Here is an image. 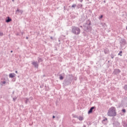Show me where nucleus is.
Masks as SVG:
<instances>
[{
    "mask_svg": "<svg viewBox=\"0 0 127 127\" xmlns=\"http://www.w3.org/2000/svg\"><path fill=\"white\" fill-rule=\"evenodd\" d=\"M32 65H33L34 67L35 68H36V69H38V67L39 66V64L37 62H32Z\"/></svg>",
    "mask_w": 127,
    "mask_h": 127,
    "instance_id": "nucleus-8",
    "label": "nucleus"
},
{
    "mask_svg": "<svg viewBox=\"0 0 127 127\" xmlns=\"http://www.w3.org/2000/svg\"><path fill=\"white\" fill-rule=\"evenodd\" d=\"M82 6H83V5L81 3H79L77 5V8H81Z\"/></svg>",
    "mask_w": 127,
    "mask_h": 127,
    "instance_id": "nucleus-15",
    "label": "nucleus"
},
{
    "mask_svg": "<svg viewBox=\"0 0 127 127\" xmlns=\"http://www.w3.org/2000/svg\"><path fill=\"white\" fill-rule=\"evenodd\" d=\"M119 56H123V51H121L119 52V53L118 54Z\"/></svg>",
    "mask_w": 127,
    "mask_h": 127,
    "instance_id": "nucleus-17",
    "label": "nucleus"
},
{
    "mask_svg": "<svg viewBox=\"0 0 127 127\" xmlns=\"http://www.w3.org/2000/svg\"><path fill=\"white\" fill-rule=\"evenodd\" d=\"M106 121H108V118H105L104 119H103L102 120V123H103V122H106Z\"/></svg>",
    "mask_w": 127,
    "mask_h": 127,
    "instance_id": "nucleus-26",
    "label": "nucleus"
},
{
    "mask_svg": "<svg viewBox=\"0 0 127 127\" xmlns=\"http://www.w3.org/2000/svg\"><path fill=\"white\" fill-rule=\"evenodd\" d=\"M1 83H2V84H5V83H6V82H5V81H1Z\"/></svg>",
    "mask_w": 127,
    "mask_h": 127,
    "instance_id": "nucleus-32",
    "label": "nucleus"
},
{
    "mask_svg": "<svg viewBox=\"0 0 127 127\" xmlns=\"http://www.w3.org/2000/svg\"><path fill=\"white\" fill-rule=\"evenodd\" d=\"M10 21H12V19H11V18H10L9 16L7 17L5 19V22L8 23L10 22Z\"/></svg>",
    "mask_w": 127,
    "mask_h": 127,
    "instance_id": "nucleus-10",
    "label": "nucleus"
},
{
    "mask_svg": "<svg viewBox=\"0 0 127 127\" xmlns=\"http://www.w3.org/2000/svg\"><path fill=\"white\" fill-rule=\"evenodd\" d=\"M83 127H86V125H83Z\"/></svg>",
    "mask_w": 127,
    "mask_h": 127,
    "instance_id": "nucleus-45",
    "label": "nucleus"
},
{
    "mask_svg": "<svg viewBox=\"0 0 127 127\" xmlns=\"http://www.w3.org/2000/svg\"><path fill=\"white\" fill-rule=\"evenodd\" d=\"M80 27H81V28H83V26H80Z\"/></svg>",
    "mask_w": 127,
    "mask_h": 127,
    "instance_id": "nucleus-44",
    "label": "nucleus"
},
{
    "mask_svg": "<svg viewBox=\"0 0 127 127\" xmlns=\"http://www.w3.org/2000/svg\"><path fill=\"white\" fill-rule=\"evenodd\" d=\"M13 51H10V53H12Z\"/></svg>",
    "mask_w": 127,
    "mask_h": 127,
    "instance_id": "nucleus-46",
    "label": "nucleus"
},
{
    "mask_svg": "<svg viewBox=\"0 0 127 127\" xmlns=\"http://www.w3.org/2000/svg\"><path fill=\"white\" fill-rule=\"evenodd\" d=\"M89 11L92 13V11L91 10H89Z\"/></svg>",
    "mask_w": 127,
    "mask_h": 127,
    "instance_id": "nucleus-43",
    "label": "nucleus"
},
{
    "mask_svg": "<svg viewBox=\"0 0 127 127\" xmlns=\"http://www.w3.org/2000/svg\"><path fill=\"white\" fill-rule=\"evenodd\" d=\"M101 24H102V25H104V24H103V23H101Z\"/></svg>",
    "mask_w": 127,
    "mask_h": 127,
    "instance_id": "nucleus-47",
    "label": "nucleus"
},
{
    "mask_svg": "<svg viewBox=\"0 0 127 127\" xmlns=\"http://www.w3.org/2000/svg\"><path fill=\"white\" fill-rule=\"evenodd\" d=\"M111 57L112 59H114V58H115V55H114L113 54H111Z\"/></svg>",
    "mask_w": 127,
    "mask_h": 127,
    "instance_id": "nucleus-23",
    "label": "nucleus"
},
{
    "mask_svg": "<svg viewBox=\"0 0 127 127\" xmlns=\"http://www.w3.org/2000/svg\"><path fill=\"white\" fill-rule=\"evenodd\" d=\"M16 74L14 73H11L9 74V78H14L15 77Z\"/></svg>",
    "mask_w": 127,
    "mask_h": 127,
    "instance_id": "nucleus-12",
    "label": "nucleus"
},
{
    "mask_svg": "<svg viewBox=\"0 0 127 127\" xmlns=\"http://www.w3.org/2000/svg\"><path fill=\"white\" fill-rule=\"evenodd\" d=\"M126 29H127V27H126Z\"/></svg>",
    "mask_w": 127,
    "mask_h": 127,
    "instance_id": "nucleus-49",
    "label": "nucleus"
},
{
    "mask_svg": "<svg viewBox=\"0 0 127 127\" xmlns=\"http://www.w3.org/2000/svg\"><path fill=\"white\" fill-rule=\"evenodd\" d=\"M119 43L121 47L123 48L127 44V41L124 38H120L119 39Z\"/></svg>",
    "mask_w": 127,
    "mask_h": 127,
    "instance_id": "nucleus-5",
    "label": "nucleus"
},
{
    "mask_svg": "<svg viewBox=\"0 0 127 127\" xmlns=\"http://www.w3.org/2000/svg\"><path fill=\"white\" fill-rule=\"evenodd\" d=\"M96 111V107L93 106L90 108L89 111H88V115H90V114H92L93 113V111Z\"/></svg>",
    "mask_w": 127,
    "mask_h": 127,
    "instance_id": "nucleus-9",
    "label": "nucleus"
},
{
    "mask_svg": "<svg viewBox=\"0 0 127 127\" xmlns=\"http://www.w3.org/2000/svg\"><path fill=\"white\" fill-rule=\"evenodd\" d=\"M53 119H55V116H53Z\"/></svg>",
    "mask_w": 127,
    "mask_h": 127,
    "instance_id": "nucleus-40",
    "label": "nucleus"
},
{
    "mask_svg": "<svg viewBox=\"0 0 127 127\" xmlns=\"http://www.w3.org/2000/svg\"><path fill=\"white\" fill-rule=\"evenodd\" d=\"M87 125H88L89 126H91V125H92V124L90 122H87Z\"/></svg>",
    "mask_w": 127,
    "mask_h": 127,
    "instance_id": "nucleus-31",
    "label": "nucleus"
},
{
    "mask_svg": "<svg viewBox=\"0 0 127 127\" xmlns=\"http://www.w3.org/2000/svg\"><path fill=\"white\" fill-rule=\"evenodd\" d=\"M71 32L75 35H79L81 32V30L79 27L73 26L72 28Z\"/></svg>",
    "mask_w": 127,
    "mask_h": 127,
    "instance_id": "nucleus-3",
    "label": "nucleus"
},
{
    "mask_svg": "<svg viewBox=\"0 0 127 127\" xmlns=\"http://www.w3.org/2000/svg\"><path fill=\"white\" fill-rule=\"evenodd\" d=\"M114 127H121L122 126L121 125V123L119 122V121H114L112 124Z\"/></svg>",
    "mask_w": 127,
    "mask_h": 127,
    "instance_id": "nucleus-6",
    "label": "nucleus"
},
{
    "mask_svg": "<svg viewBox=\"0 0 127 127\" xmlns=\"http://www.w3.org/2000/svg\"><path fill=\"white\" fill-rule=\"evenodd\" d=\"M77 119L79 121H83L84 120V118L82 116H79Z\"/></svg>",
    "mask_w": 127,
    "mask_h": 127,
    "instance_id": "nucleus-16",
    "label": "nucleus"
},
{
    "mask_svg": "<svg viewBox=\"0 0 127 127\" xmlns=\"http://www.w3.org/2000/svg\"><path fill=\"white\" fill-rule=\"evenodd\" d=\"M71 18L72 19H75V18H76V16L73 15H71Z\"/></svg>",
    "mask_w": 127,
    "mask_h": 127,
    "instance_id": "nucleus-24",
    "label": "nucleus"
},
{
    "mask_svg": "<svg viewBox=\"0 0 127 127\" xmlns=\"http://www.w3.org/2000/svg\"><path fill=\"white\" fill-rule=\"evenodd\" d=\"M26 39H28V37H26Z\"/></svg>",
    "mask_w": 127,
    "mask_h": 127,
    "instance_id": "nucleus-42",
    "label": "nucleus"
},
{
    "mask_svg": "<svg viewBox=\"0 0 127 127\" xmlns=\"http://www.w3.org/2000/svg\"><path fill=\"white\" fill-rule=\"evenodd\" d=\"M64 8H65V6H64Z\"/></svg>",
    "mask_w": 127,
    "mask_h": 127,
    "instance_id": "nucleus-51",
    "label": "nucleus"
},
{
    "mask_svg": "<svg viewBox=\"0 0 127 127\" xmlns=\"http://www.w3.org/2000/svg\"><path fill=\"white\" fill-rule=\"evenodd\" d=\"M19 10H20V9H18V8H17L16 11V12L18 11V12H19Z\"/></svg>",
    "mask_w": 127,
    "mask_h": 127,
    "instance_id": "nucleus-35",
    "label": "nucleus"
},
{
    "mask_svg": "<svg viewBox=\"0 0 127 127\" xmlns=\"http://www.w3.org/2000/svg\"><path fill=\"white\" fill-rule=\"evenodd\" d=\"M51 39H53V37L52 36L50 37Z\"/></svg>",
    "mask_w": 127,
    "mask_h": 127,
    "instance_id": "nucleus-38",
    "label": "nucleus"
},
{
    "mask_svg": "<svg viewBox=\"0 0 127 127\" xmlns=\"http://www.w3.org/2000/svg\"><path fill=\"white\" fill-rule=\"evenodd\" d=\"M0 36H3V33L0 31Z\"/></svg>",
    "mask_w": 127,
    "mask_h": 127,
    "instance_id": "nucleus-27",
    "label": "nucleus"
},
{
    "mask_svg": "<svg viewBox=\"0 0 127 127\" xmlns=\"http://www.w3.org/2000/svg\"><path fill=\"white\" fill-rule=\"evenodd\" d=\"M29 101V99L26 98V100H25V103L26 105H27V103H28V101Z\"/></svg>",
    "mask_w": 127,
    "mask_h": 127,
    "instance_id": "nucleus-18",
    "label": "nucleus"
},
{
    "mask_svg": "<svg viewBox=\"0 0 127 127\" xmlns=\"http://www.w3.org/2000/svg\"><path fill=\"white\" fill-rule=\"evenodd\" d=\"M103 2H104V3H106V0H104L103 1Z\"/></svg>",
    "mask_w": 127,
    "mask_h": 127,
    "instance_id": "nucleus-41",
    "label": "nucleus"
},
{
    "mask_svg": "<svg viewBox=\"0 0 127 127\" xmlns=\"http://www.w3.org/2000/svg\"><path fill=\"white\" fill-rule=\"evenodd\" d=\"M74 80L75 81H76V80H77V77H75V78H74Z\"/></svg>",
    "mask_w": 127,
    "mask_h": 127,
    "instance_id": "nucleus-36",
    "label": "nucleus"
},
{
    "mask_svg": "<svg viewBox=\"0 0 127 127\" xmlns=\"http://www.w3.org/2000/svg\"><path fill=\"white\" fill-rule=\"evenodd\" d=\"M103 17V15H101V16L99 17V19L102 18Z\"/></svg>",
    "mask_w": 127,
    "mask_h": 127,
    "instance_id": "nucleus-34",
    "label": "nucleus"
},
{
    "mask_svg": "<svg viewBox=\"0 0 127 127\" xmlns=\"http://www.w3.org/2000/svg\"><path fill=\"white\" fill-rule=\"evenodd\" d=\"M19 12H20L21 13V14H22L23 11H22V10H19Z\"/></svg>",
    "mask_w": 127,
    "mask_h": 127,
    "instance_id": "nucleus-29",
    "label": "nucleus"
},
{
    "mask_svg": "<svg viewBox=\"0 0 127 127\" xmlns=\"http://www.w3.org/2000/svg\"><path fill=\"white\" fill-rule=\"evenodd\" d=\"M43 61V60H42V59H41V58H39V57L38 58V64H39V63H40V62H42Z\"/></svg>",
    "mask_w": 127,
    "mask_h": 127,
    "instance_id": "nucleus-13",
    "label": "nucleus"
},
{
    "mask_svg": "<svg viewBox=\"0 0 127 127\" xmlns=\"http://www.w3.org/2000/svg\"><path fill=\"white\" fill-rule=\"evenodd\" d=\"M124 89L125 90V91H127V85L125 84L124 86Z\"/></svg>",
    "mask_w": 127,
    "mask_h": 127,
    "instance_id": "nucleus-19",
    "label": "nucleus"
},
{
    "mask_svg": "<svg viewBox=\"0 0 127 127\" xmlns=\"http://www.w3.org/2000/svg\"><path fill=\"white\" fill-rule=\"evenodd\" d=\"M77 5H76V4H73L71 5V7H73L75 8V6H76Z\"/></svg>",
    "mask_w": 127,
    "mask_h": 127,
    "instance_id": "nucleus-28",
    "label": "nucleus"
},
{
    "mask_svg": "<svg viewBox=\"0 0 127 127\" xmlns=\"http://www.w3.org/2000/svg\"><path fill=\"white\" fill-rule=\"evenodd\" d=\"M104 53L105 54H108L109 53V49L106 48L104 49Z\"/></svg>",
    "mask_w": 127,
    "mask_h": 127,
    "instance_id": "nucleus-14",
    "label": "nucleus"
},
{
    "mask_svg": "<svg viewBox=\"0 0 127 127\" xmlns=\"http://www.w3.org/2000/svg\"><path fill=\"white\" fill-rule=\"evenodd\" d=\"M40 88H43V87H44V84H42L41 85H40Z\"/></svg>",
    "mask_w": 127,
    "mask_h": 127,
    "instance_id": "nucleus-33",
    "label": "nucleus"
},
{
    "mask_svg": "<svg viewBox=\"0 0 127 127\" xmlns=\"http://www.w3.org/2000/svg\"><path fill=\"white\" fill-rule=\"evenodd\" d=\"M122 112L124 113V114H126L127 110H126V109H123L122 110Z\"/></svg>",
    "mask_w": 127,
    "mask_h": 127,
    "instance_id": "nucleus-21",
    "label": "nucleus"
},
{
    "mask_svg": "<svg viewBox=\"0 0 127 127\" xmlns=\"http://www.w3.org/2000/svg\"><path fill=\"white\" fill-rule=\"evenodd\" d=\"M107 116H108V117H116L117 116L116 107H111L107 112Z\"/></svg>",
    "mask_w": 127,
    "mask_h": 127,
    "instance_id": "nucleus-2",
    "label": "nucleus"
},
{
    "mask_svg": "<svg viewBox=\"0 0 127 127\" xmlns=\"http://www.w3.org/2000/svg\"><path fill=\"white\" fill-rule=\"evenodd\" d=\"M15 73H16V74H17V73H18L17 70H16V71H15Z\"/></svg>",
    "mask_w": 127,
    "mask_h": 127,
    "instance_id": "nucleus-39",
    "label": "nucleus"
},
{
    "mask_svg": "<svg viewBox=\"0 0 127 127\" xmlns=\"http://www.w3.org/2000/svg\"><path fill=\"white\" fill-rule=\"evenodd\" d=\"M121 70H120V69L116 68L114 70L113 74H114V75H119V74H120V73H121Z\"/></svg>",
    "mask_w": 127,
    "mask_h": 127,
    "instance_id": "nucleus-7",
    "label": "nucleus"
},
{
    "mask_svg": "<svg viewBox=\"0 0 127 127\" xmlns=\"http://www.w3.org/2000/svg\"><path fill=\"white\" fill-rule=\"evenodd\" d=\"M59 76H60V77H59L60 80H63V79H64V76H65V73H63L61 74H60Z\"/></svg>",
    "mask_w": 127,
    "mask_h": 127,
    "instance_id": "nucleus-11",
    "label": "nucleus"
},
{
    "mask_svg": "<svg viewBox=\"0 0 127 127\" xmlns=\"http://www.w3.org/2000/svg\"><path fill=\"white\" fill-rule=\"evenodd\" d=\"M112 121H113V123H115V122H116V118L115 117H113Z\"/></svg>",
    "mask_w": 127,
    "mask_h": 127,
    "instance_id": "nucleus-22",
    "label": "nucleus"
},
{
    "mask_svg": "<svg viewBox=\"0 0 127 127\" xmlns=\"http://www.w3.org/2000/svg\"><path fill=\"white\" fill-rule=\"evenodd\" d=\"M73 118H75V119H78V116L77 115H74Z\"/></svg>",
    "mask_w": 127,
    "mask_h": 127,
    "instance_id": "nucleus-30",
    "label": "nucleus"
},
{
    "mask_svg": "<svg viewBox=\"0 0 127 127\" xmlns=\"http://www.w3.org/2000/svg\"><path fill=\"white\" fill-rule=\"evenodd\" d=\"M12 1H14V0H12Z\"/></svg>",
    "mask_w": 127,
    "mask_h": 127,
    "instance_id": "nucleus-48",
    "label": "nucleus"
},
{
    "mask_svg": "<svg viewBox=\"0 0 127 127\" xmlns=\"http://www.w3.org/2000/svg\"><path fill=\"white\" fill-rule=\"evenodd\" d=\"M72 81H73V75L69 74L68 78L64 80V85H65V86L70 85V84L72 83Z\"/></svg>",
    "mask_w": 127,
    "mask_h": 127,
    "instance_id": "nucleus-4",
    "label": "nucleus"
},
{
    "mask_svg": "<svg viewBox=\"0 0 127 127\" xmlns=\"http://www.w3.org/2000/svg\"><path fill=\"white\" fill-rule=\"evenodd\" d=\"M17 99V98L16 97H15L13 98V102H15V101H16Z\"/></svg>",
    "mask_w": 127,
    "mask_h": 127,
    "instance_id": "nucleus-25",
    "label": "nucleus"
},
{
    "mask_svg": "<svg viewBox=\"0 0 127 127\" xmlns=\"http://www.w3.org/2000/svg\"><path fill=\"white\" fill-rule=\"evenodd\" d=\"M83 33H85V32H83Z\"/></svg>",
    "mask_w": 127,
    "mask_h": 127,
    "instance_id": "nucleus-50",
    "label": "nucleus"
},
{
    "mask_svg": "<svg viewBox=\"0 0 127 127\" xmlns=\"http://www.w3.org/2000/svg\"><path fill=\"white\" fill-rule=\"evenodd\" d=\"M91 25V20H87L83 25L84 31H85V32H91L92 31V26Z\"/></svg>",
    "mask_w": 127,
    "mask_h": 127,
    "instance_id": "nucleus-1",
    "label": "nucleus"
},
{
    "mask_svg": "<svg viewBox=\"0 0 127 127\" xmlns=\"http://www.w3.org/2000/svg\"><path fill=\"white\" fill-rule=\"evenodd\" d=\"M80 2H83V0H80Z\"/></svg>",
    "mask_w": 127,
    "mask_h": 127,
    "instance_id": "nucleus-37",
    "label": "nucleus"
},
{
    "mask_svg": "<svg viewBox=\"0 0 127 127\" xmlns=\"http://www.w3.org/2000/svg\"><path fill=\"white\" fill-rule=\"evenodd\" d=\"M123 127H127V123H126V122H124L123 123Z\"/></svg>",
    "mask_w": 127,
    "mask_h": 127,
    "instance_id": "nucleus-20",
    "label": "nucleus"
}]
</instances>
